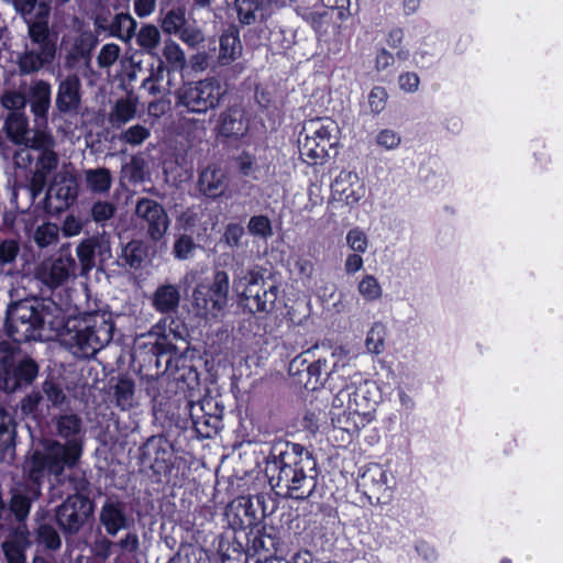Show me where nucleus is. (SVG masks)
Wrapping results in <instances>:
<instances>
[{"label": "nucleus", "mask_w": 563, "mask_h": 563, "mask_svg": "<svg viewBox=\"0 0 563 563\" xmlns=\"http://www.w3.org/2000/svg\"><path fill=\"white\" fill-rule=\"evenodd\" d=\"M16 444V421L8 410L0 407V463L12 457Z\"/></svg>", "instance_id": "obj_32"}, {"label": "nucleus", "mask_w": 563, "mask_h": 563, "mask_svg": "<svg viewBox=\"0 0 563 563\" xmlns=\"http://www.w3.org/2000/svg\"><path fill=\"white\" fill-rule=\"evenodd\" d=\"M266 475L273 487L284 489L292 499L312 503L322 498L317 460L303 445L289 441H275L266 457Z\"/></svg>", "instance_id": "obj_2"}, {"label": "nucleus", "mask_w": 563, "mask_h": 563, "mask_svg": "<svg viewBox=\"0 0 563 563\" xmlns=\"http://www.w3.org/2000/svg\"><path fill=\"white\" fill-rule=\"evenodd\" d=\"M40 366L25 354L19 342H0V389L15 393L31 386L38 376Z\"/></svg>", "instance_id": "obj_5"}, {"label": "nucleus", "mask_w": 563, "mask_h": 563, "mask_svg": "<svg viewBox=\"0 0 563 563\" xmlns=\"http://www.w3.org/2000/svg\"><path fill=\"white\" fill-rule=\"evenodd\" d=\"M247 292L249 294L245 295L244 306L251 313L269 312L273 309L277 298V288L275 286L271 287L269 290H263L262 294H260V291L252 294V288H247Z\"/></svg>", "instance_id": "obj_42"}, {"label": "nucleus", "mask_w": 563, "mask_h": 563, "mask_svg": "<svg viewBox=\"0 0 563 563\" xmlns=\"http://www.w3.org/2000/svg\"><path fill=\"white\" fill-rule=\"evenodd\" d=\"M375 142L379 147L391 151L400 145L401 136L394 130L383 129L376 134Z\"/></svg>", "instance_id": "obj_63"}, {"label": "nucleus", "mask_w": 563, "mask_h": 563, "mask_svg": "<svg viewBox=\"0 0 563 563\" xmlns=\"http://www.w3.org/2000/svg\"><path fill=\"white\" fill-rule=\"evenodd\" d=\"M74 493L55 508V521L65 536L77 534L93 514L95 504L89 497L90 483L84 475H68Z\"/></svg>", "instance_id": "obj_4"}, {"label": "nucleus", "mask_w": 563, "mask_h": 563, "mask_svg": "<svg viewBox=\"0 0 563 563\" xmlns=\"http://www.w3.org/2000/svg\"><path fill=\"white\" fill-rule=\"evenodd\" d=\"M99 44L97 35L91 31H82L74 37L65 55V66L77 68L89 66L92 59V52Z\"/></svg>", "instance_id": "obj_22"}, {"label": "nucleus", "mask_w": 563, "mask_h": 563, "mask_svg": "<svg viewBox=\"0 0 563 563\" xmlns=\"http://www.w3.org/2000/svg\"><path fill=\"white\" fill-rule=\"evenodd\" d=\"M151 136V130L140 123L134 124L120 134V141L132 146L141 145Z\"/></svg>", "instance_id": "obj_55"}, {"label": "nucleus", "mask_w": 563, "mask_h": 563, "mask_svg": "<svg viewBox=\"0 0 563 563\" xmlns=\"http://www.w3.org/2000/svg\"><path fill=\"white\" fill-rule=\"evenodd\" d=\"M305 141L300 146V155L309 165L322 164L329 157V151L333 147L331 129L321 120L310 121Z\"/></svg>", "instance_id": "obj_10"}, {"label": "nucleus", "mask_w": 563, "mask_h": 563, "mask_svg": "<svg viewBox=\"0 0 563 563\" xmlns=\"http://www.w3.org/2000/svg\"><path fill=\"white\" fill-rule=\"evenodd\" d=\"M236 517L240 520V528L245 531L249 529H257L262 527L261 520L256 515V510L253 508L252 501L249 499L245 504L239 509Z\"/></svg>", "instance_id": "obj_56"}, {"label": "nucleus", "mask_w": 563, "mask_h": 563, "mask_svg": "<svg viewBox=\"0 0 563 563\" xmlns=\"http://www.w3.org/2000/svg\"><path fill=\"white\" fill-rule=\"evenodd\" d=\"M386 327L380 322H375L367 332L365 346L372 354L378 355L385 350Z\"/></svg>", "instance_id": "obj_49"}, {"label": "nucleus", "mask_w": 563, "mask_h": 563, "mask_svg": "<svg viewBox=\"0 0 563 563\" xmlns=\"http://www.w3.org/2000/svg\"><path fill=\"white\" fill-rule=\"evenodd\" d=\"M187 23L186 9L176 7L162 12L159 19V26L165 34L175 35L179 33L180 29Z\"/></svg>", "instance_id": "obj_45"}, {"label": "nucleus", "mask_w": 563, "mask_h": 563, "mask_svg": "<svg viewBox=\"0 0 563 563\" xmlns=\"http://www.w3.org/2000/svg\"><path fill=\"white\" fill-rule=\"evenodd\" d=\"M42 400L43 395L37 390L24 396L19 405L22 418L32 420L36 427L48 423L43 410L40 408Z\"/></svg>", "instance_id": "obj_40"}, {"label": "nucleus", "mask_w": 563, "mask_h": 563, "mask_svg": "<svg viewBox=\"0 0 563 563\" xmlns=\"http://www.w3.org/2000/svg\"><path fill=\"white\" fill-rule=\"evenodd\" d=\"M153 57L155 62L151 65L146 81L161 82L165 77L169 79L175 74H180L187 64L185 52L170 38L165 41L162 53H155Z\"/></svg>", "instance_id": "obj_12"}, {"label": "nucleus", "mask_w": 563, "mask_h": 563, "mask_svg": "<svg viewBox=\"0 0 563 563\" xmlns=\"http://www.w3.org/2000/svg\"><path fill=\"white\" fill-rule=\"evenodd\" d=\"M249 233L264 240L273 235L272 222L267 216H252L247 223Z\"/></svg>", "instance_id": "obj_53"}, {"label": "nucleus", "mask_w": 563, "mask_h": 563, "mask_svg": "<svg viewBox=\"0 0 563 563\" xmlns=\"http://www.w3.org/2000/svg\"><path fill=\"white\" fill-rule=\"evenodd\" d=\"M199 191L211 199L221 197L227 188V176L221 168L207 167L198 177Z\"/></svg>", "instance_id": "obj_31"}, {"label": "nucleus", "mask_w": 563, "mask_h": 563, "mask_svg": "<svg viewBox=\"0 0 563 563\" xmlns=\"http://www.w3.org/2000/svg\"><path fill=\"white\" fill-rule=\"evenodd\" d=\"M360 294L367 300H375L382 296V287L373 275H365L358 284Z\"/></svg>", "instance_id": "obj_60"}, {"label": "nucleus", "mask_w": 563, "mask_h": 563, "mask_svg": "<svg viewBox=\"0 0 563 563\" xmlns=\"http://www.w3.org/2000/svg\"><path fill=\"white\" fill-rule=\"evenodd\" d=\"M58 227L52 222L38 225L34 232V241L38 247H46L58 240Z\"/></svg>", "instance_id": "obj_54"}, {"label": "nucleus", "mask_w": 563, "mask_h": 563, "mask_svg": "<svg viewBox=\"0 0 563 563\" xmlns=\"http://www.w3.org/2000/svg\"><path fill=\"white\" fill-rule=\"evenodd\" d=\"M148 256V246L142 240H131L122 245L118 254L117 263L119 266L137 271L143 267V263Z\"/></svg>", "instance_id": "obj_33"}, {"label": "nucleus", "mask_w": 563, "mask_h": 563, "mask_svg": "<svg viewBox=\"0 0 563 563\" xmlns=\"http://www.w3.org/2000/svg\"><path fill=\"white\" fill-rule=\"evenodd\" d=\"M42 393L53 408L60 409L67 404V395L62 383L53 376H47L44 379L42 383Z\"/></svg>", "instance_id": "obj_46"}, {"label": "nucleus", "mask_w": 563, "mask_h": 563, "mask_svg": "<svg viewBox=\"0 0 563 563\" xmlns=\"http://www.w3.org/2000/svg\"><path fill=\"white\" fill-rule=\"evenodd\" d=\"M136 25V21L129 13H118L109 25V34L129 42L135 35Z\"/></svg>", "instance_id": "obj_44"}, {"label": "nucleus", "mask_w": 563, "mask_h": 563, "mask_svg": "<svg viewBox=\"0 0 563 563\" xmlns=\"http://www.w3.org/2000/svg\"><path fill=\"white\" fill-rule=\"evenodd\" d=\"M271 531L267 532L263 525L257 529L244 532L247 553L250 556L256 558V563H267L272 559H277L278 554L283 552L280 538L274 528H271Z\"/></svg>", "instance_id": "obj_14"}, {"label": "nucleus", "mask_w": 563, "mask_h": 563, "mask_svg": "<svg viewBox=\"0 0 563 563\" xmlns=\"http://www.w3.org/2000/svg\"><path fill=\"white\" fill-rule=\"evenodd\" d=\"M76 254L79 261L81 275H87L96 266V258H98L100 267L106 265L107 262L112 258L110 240L104 233L84 239L77 245Z\"/></svg>", "instance_id": "obj_15"}, {"label": "nucleus", "mask_w": 563, "mask_h": 563, "mask_svg": "<svg viewBox=\"0 0 563 563\" xmlns=\"http://www.w3.org/2000/svg\"><path fill=\"white\" fill-rule=\"evenodd\" d=\"M389 474L377 463L368 465L358 479V486L364 488V494L373 496L379 501L389 489Z\"/></svg>", "instance_id": "obj_30"}, {"label": "nucleus", "mask_w": 563, "mask_h": 563, "mask_svg": "<svg viewBox=\"0 0 563 563\" xmlns=\"http://www.w3.org/2000/svg\"><path fill=\"white\" fill-rule=\"evenodd\" d=\"M227 89L216 77L185 85L178 95V104L191 113H206L219 106Z\"/></svg>", "instance_id": "obj_9"}, {"label": "nucleus", "mask_w": 563, "mask_h": 563, "mask_svg": "<svg viewBox=\"0 0 563 563\" xmlns=\"http://www.w3.org/2000/svg\"><path fill=\"white\" fill-rule=\"evenodd\" d=\"M32 545L31 531L24 526H18L1 543L7 563H26V550Z\"/></svg>", "instance_id": "obj_24"}, {"label": "nucleus", "mask_w": 563, "mask_h": 563, "mask_svg": "<svg viewBox=\"0 0 563 563\" xmlns=\"http://www.w3.org/2000/svg\"><path fill=\"white\" fill-rule=\"evenodd\" d=\"M49 424V422L47 423ZM51 424L54 427L55 435L65 439L62 445L74 444L79 450L78 462L82 455V445L77 437L80 434L82 429L81 418L74 412L55 415L51 419Z\"/></svg>", "instance_id": "obj_26"}, {"label": "nucleus", "mask_w": 563, "mask_h": 563, "mask_svg": "<svg viewBox=\"0 0 563 563\" xmlns=\"http://www.w3.org/2000/svg\"><path fill=\"white\" fill-rule=\"evenodd\" d=\"M218 553L221 558V563H246L247 547L239 540V534H235L233 540L221 537L218 543Z\"/></svg>", "instance_id": "obj_37"}, {"label": "nucleus", "mask_w": 563, "mask_h": 563, "mask_svg": "<svg viewBox=\"0 0 563 563\" xmlns=\"http://www.w3.org/2000/svg\"><path fill=\"white\" fill-rule=\"evenodd\" d=\"M11 3L25 24L38 20L43 7L47 8V15H51L53 0H5Z\"/></svg>", "instance_id": "obj_41"}, {"label": "nucleus", "mask_w": 563, "mask_h": 563, "mask_svg": "<svg viewBox=\"0 0 563 563\" xmlns=\"http://www.w3.org/2000/svg\"><path fill=\"white\" fill-rule=\"evenodd\" d=\"M27 101L35 122L37 124H46L52 101V87L49 82L42 79L35 81L29 90Z\"/></svg>", "instance_id": "obj_29"}, {"label": "nucleus", "mask_w": 563, "mask_h": 563, "mask_svg": "<svg viewBox=\"0 0 563 563\" xmlns=\"http://www.w3.org/2000/svg\"><path fill=\"white\" fill-rule=\"evenodd\" d=\"M229 8L236 14L241 26L252 25L257 22V13L263 20V0H225Z\"/></svg>", "instance_id": "obj_36"}, {"label": "nucleus", "mask_w": 563, "mask_h": 563, "mask_svg": "<svg viewBox=\"0 0 563 563\" xmlns=\"http://www.w3.org/2000/svg\"><path fill=\"white\" fill-rule=\"evenodd\" d=\"M109 397L120 411H130L140 405L135 380L129 373H119L109 379Z\"/></svg>", "instance_id": "obj_20"}, {"label": "nucleus", "mask_w": 563, "mask_h": 563, "mask_svg": "<svg viewBox=\"0 0 563 563\" xmlns=\"http://www.w3.org/2000/svg\"><path fill=\"white\" fill-rule=\"evenodd\" d=\"M214 130L225 139L239 140L244 136L249 130L244 110L239 106L229 107L220 113Z\"/></svg>", "instance_id": "obj_25"}, {"label": "nucleus", "mask_w": 563, "mask_h": 563, "mask_svg": "<svg viewBox=\"0 0 563 563\" xmlns=\"http://www.w3.org/2000/svg\"><path fill=\"white\" fill-rule=\"evenodd\" d=\"M197 244L191 235L179 234L176 236L172 254L176 260L186 261L192 257Z\"/></svg>", "instance_id": "obj_50"}, {"label": "nucleus", "mask_w": 563, "mask_h": 563, "mask_svg": "<svg viewBox=\"0 0 563 563\" xmlns=\"http://www.w3.org/2000/svg\"><path fill=\"white\" fill-rule=\"evenodd\" d=\"M180 301V292L175 285L159 286L153 296V306L159 313H170L177 310Z\"/></svg>", "instance_id": "obj_38"}, {"label": "nucleus", "mask_w": 563, "mask_h": 563, "mask_svg": "<svg viewBox=\"0 0 563 563\" xmlns=\"http://www.w3.org/2000/svg\"><path fill=\"white\" fill-rule=\"evenodd\" d=\"M5 317H42L32 300L24 299L12 302L5 312Z\"/></svg>", "instance_id": "obj_58"}, {"label": "nucleus", "mask_w": 563, "mask_h": 563, "mask_svg": "<svg viewBox=\"0 0 563 563\" xmlns=\"http://www.w3.org/2000/svg\"><path fill=\"white\" fill-rule=\"evenodd\" d=\"M87 188L93 194H108L112 186V176L108 168L98 167L85 172Z\"/></svg>", "instance_id": "obj_43"}, {"label": "nucleus", "mask_w": 563, "mask_h": 563, "mask_svg": "<svg viewBox=\"0 0 563 563\" xmlns=\"http://www.w3.org/2000/svg\"><path fill=\"white\" fill-rule=\"evenodd\" d=\"M81 104V81L78 75H68L58 84L55 107L59 113H77Z\"/></svg>", "instance_id": "obj_23"}, {"label": "nucleus", "mask_w": 563, "mask_h": 563, "mask_svg": "<svg viewBox=\"0 0 563 563\" xmlns=\"http://www.w3.org/2000/svg\"><path fill=\"white\" fill-rule=\"evenodd\" d=\"M230 279L224 271H216L212 279L196 285L191 296L194 317H219L228 305Z\"/></svg>", "instance_id": "obj_8"}, {"label": "nucleus", "mask_w": 563, "mask_h": 563, "mask_svg": "<svg viewBox=\"0 0 563 563\" xmlns=\"http://www.w3.org/2000/svg\"><path fill=\"white\" fill-rule=\"evenodd\" d=\"M32 544L47 552H56L62 548V539L56 528L46 521H38L31 532Z\"/></svg>", "instance_id": "obj_35"}, {"label": "nucleus", "mask_w": 563, "mask_h": 563, "mask_svg": "<svg viewBox=\"0 0 563 563\" xmlns=\"http://www.w3.org/2000/svg\"><path fill=\"white\" fill-rule=\"evenodd\" d=\"M332 191L346 206H356L366 195L364 181L355 172L342 170L332 184Z\"/></svg>", "instance_id": "obj_21"}, {"label": "nucleus", "mask_w": 563, "mask_h": 563, "mask_svg": "<svg viewBox=\"0 0 563 563\" xmlns=\"http://www.w3.org/2000/svg\"><path fill=\"white\" fill-rule=\"evenodd\" d=\"M69 345L75 350V353L82 357L95 355L102 346L96 330L92 325H86L84 329L77 330L69 341Z\"/></svg>", "instance_id": "obj_34"}, {"label": "nucleus", "mask_w": 563, "mask_h": 563, "mask_svg": "<svg viewBox=\"0 0 563 563\" xmlns=\"http://www.w3.org/2000/svg\"><path fill=\"white\" fill-rule=\"evenodd\" d=\"M186 400L190 402L184 410H179V415H165V412H154L156 419H163L170 424L186 428L188 421L191 422L198 437L202 439H211L217 435L223 428V407H220L213 399H205L196 402L186 391ZM175 412L177 410H174Z\"/></svg>", "instance_id": "obj_6"}, {"label": "nucleus", "mask_w": 563, "mask_h": 563, "mask_svg": "<svg viewBox=\"0 0 563 563\" xmlns=\"http://www.w3.org/2000/svg\"><path fill=\"white\" fill-rule=\"evenodd\" d=\"M243 45L240 37V26L230 23L222 30L219 36V54L217 63L220 66H229L242 56Z\"/></svg>", "instance_id": "obj_27"}, {"label": "nucleus", "mask_w": 563, "mask_h": 563, "mask_svg": "<svg viewBox=\"0 0 563 563\" xmlns=\"http://www.w3.org/2000/svg\"><path fill=\"white\" fill-rule=\"evenodd\" d=\"M139 362V374L145 394L151 398L154 412L165 415H179L185 412L190 402L186 400V389L179 386L178 378L170 379L169 374L196 373L197 386L198 373L192 367H186V358L178 355L177 349L166 336H161L153 344H144L143 351L134 356Z\"/></svg>", "instance_id": "obj_1"}, {"label": "nucleus", "mask_w": 563, "mask_h": 563, "mask_svg": "<svg viewBox=\"0 0 563 563\" xmlns=\"http://www.w3.org/2000/svg\"><path fill=\"white\" fill-rule=\"evenodd\" d=\"M1 104L3 108L10 110V112H20L25 108L26 98L22 92L16 90L5 91L1 96Z\"/></svg>", "instance_id": "obj_61"}, {"label": "nucleus", "mask_w": 563, "mask_h": 563, "mask_svg": "<svg viewBox=\"0 0 563 563\" xmlns=\"http://www.w3.org/2000/svg\"><path fill=\"white\" fill-rule=\"evenodd\" d=\"M140 463L150 468L156 482L169 483L185 476L186 460L174 454V445L163 435H153L140 448Z\"/></svg>", "instance_id": "obj_7"}, {"label": "nucleus", "mask_w": 563, "mask_h": 563, "mask_svg": "<svg viewBox=\"0 0 563 563\" xmlns=\"http://www.w3.org/2000/svg\"><path fill=\"white\" fill-rule=\"evenodd\" d=\"M374 388L373 383L368 380L353 383V386L345 385L340 390V396L347 397V410L352 413L363 417V420L369 422L374 418L375 405L377 404L374 398L372 389Z\"/></svg>", "instance_id": "obj_17"}, {"label": "nucleus", "mask_w": 563, "mask_h": 563, "mask_svg": "<svg viewBox=\"0 0 563 563\" xmlns=\"http://www.w3.org/2000/svg\"><path fill=\"white\" fill-rule=\"evenodd\" d=\"M117 207L113 202L97 200L90 208V217L97 223L103 227L106 222L115 214Z\"/></svg>", "instance_id": "obj_51"}, {"label": "nucleus", "mask_w": 563, "mask_h": 563, "mask_svg": "<svg viewBox=\"0 0 563 563\" xmlns=\"http://www.w3.org/2000/svg\"><path fill=\"white\" fill-rule=\"evenodd\" d=\"M349 351L345 350L343 346H338L332 351V357L335 358L333 362L331 371L328 373L327 368V360L318 358L316 361H311L308 363L306 367V380L302 383L305 384V387L311 390H314L318 388V386L323 385V378L322 375L327 374L332 379L334 376L338 378L344 376V372L346 369V364L343 362L345 358H347Z\"/></svg>", "instance_id": "obj_18"}, {"label": "nucleus", "mask_w": 563, "mask_h": 563, "mask_svg": "<svg viewBox=\"0 0 563 563\" xmlns=\"http://www.w3.org/2000/svg\"><path fill=\"white\" fill-rule=\"evenodd\" d=\"M136 35L137 45L146 53L154 55V51L161 42V32L153 24H144Z\"/></svg>", "instance_id": "obj_47"}, {"label": "nucleus", "mask_w": 563, "mask_h": 563, "mask_svg": "<svg viewBox=\"0 0 563 563\" xmlns=\"http://www.w3.org/2000/svg\"><path fill=\"white\" fill-rule=\"evenodd\" d=\"M77 263L69 246H62L48 261L38 268V278L51 288H57L70 277L76 276Z\"/></svg>", "instance_id": "obj_11"}, {"label": "nucleus", "mask_w": 563, "mask_h": 563, "mask_svg": "<svg viewBox=\"0 0 563 563\" xmlns=\"http://www.w3.org/2000/svg\"><path fill=\"white\" fill-rule=\"evenodd\" d=\"M309 319H242L241 328L247 329V344L252 349L269 351L282 342L287 345L307 343Z\"/></svg>", "instance_id": "obj_3"}, {"label": "nucleus", "mask_w": 563, "mask_h": 563, "mask_svg": "<svg viewBox=\"0 0 563 563\" xmlns=\"http://www.w3.org/2000/svg\"><path fill=\"white\" fill-rule=\"evenodd\" d=\"M167 563H210L206 551L199 548L179 550Z\"/></svg>", "instance_id": "obj_52"}, {"label": "nucleus", "mask_w": 563, "mask_h": 563, "mask_svg": "<svg viewBox=\"0 0 563 563\" xmlns=\"http://www.w3.org/2000/svg\"><path fill=\"white\" fill-rule=\"evenodd\" d=\"M346 243L356 253H365L368 247L366 234L358 228L351 229L346 234Z\"/></svg>", "instance_id": "obj_64"}, {"label": "nucleus", "mask_w": 563, "mask_h": 563, "mask_svg": "<svg viewBox=\"0 0 563 563\" xmlns=\"http://www.w3.org/2000/svg\"><path fill=\"white\" fill-rule=\"evenodd\" d=\"M49 16L47 15V8L43 7L42 12L38 14V20L29 22L27 35L31 44L35 46L33 49L38 51L44 56L55 59L57 51V34L49 27Z\"/></svg>", "instance_id": "obj_19"}, {"label": "nucleus", "mask_w": 563, "mask_h": 563, "mask_svg": "<svg viewBox=\"0 0 563 563\" xmlns=\"http://www.w3.org/2000/svg\"><path fill=\"white\" fill-rule=\"evenodd\" d=\"M77 196V186L71 181L52 185L47 189L44 208L48 213H59L68 209L76 201Z\"/></svg>", "instance_id": "obj_28"}, {"label": "nucleus", "mask_w": 563, "mask_h": 563, "mask_svg": "<svg viewBox=\"0 0 563 563\" xmlns=\"http://www.w3.org/2000/svg\"><path fill=\"white\" fill-rule=\"evenodd\" d=\"M54 62L48 56L42 55L41 52L33 48H26L24 52L19 54L16 65L21 76L31 75L37 73L43 67L51 65Z\"/></svg>", "instance_id": "obj_39"}, {"label": "nucleus", "mask_w": 563, "mask_h": 563, "mask_svg": "<svg viewBox=\"0 0 563 563\" xmlns=\"http://www.w3.org/2000/svg\"><path fill=\"white\" fill-rule=\"evenodd\" d=\"M327 9L336 11L340 21H346L358 12V3H355V11H352V0H322Z\"/></svg>", "instance_id": "obj_59"}, {"label": "nucleus", "mask_w": 563, "mask_h": 563, "mask_svg": "<svg viewBox=\"0 0 563 563\" xmlns=\"http://www.w3.org/2000/svg\"><path fill=\"white\" fill-rule=\"evenodd\" d=\"M136 108L133 102L128 99H120L115 102L110 114V121L113 126L120 128L135 117Z\"/></svg>", "instance_id": "obj_48"}, {"label": "nucleus", "mask_w": 563, "mask_h": 563, "mask_svg": "<svg viewBox=\"0 0 563 563\" xmlns=\"http://www.w3.org/2000/svg\"><path fill=\"white\" fill-rule=\"evenodd\" d=\"M135 213L152 241L158 242L165 236L170 220L159 202L151 198H140L135 206Z\"/></svg>", "instance_id": "obj_13"}, {"label": "nucleus", "mask_w": 563, "mask_h": 563, "mask_svg": "<svg viewBox=\"0 0 563 563\" xmlns=\"http://www.w3.org/2000/svg\"><path fill=\"white\" fill-rule=\"evenodd\" d=\"M181 42L189 47H197L205 41L203 32L196 24H189L188 22L183 26L179 33L176 34Z\"/></svg>", "instance_id": "obj_57"}, {"label": "nucleus", "mask_w": 563, "mask_h": 563, "mask_svg": "<svg viewBox=\"0 0 563 563\" xmlns=\"http://www.w3.org/2000/svg\"><path fill=\"white\" fill-rule=\"evenodd\" d=\"M99 522L108 536L115 537L120 531L130 529L134 520L125 501L107 497L99 511Z\"/></svg>", "instance_id": "obj_16"}, {"label": "nucleus", "mask_w": 563, "mask_h": 563, "mask_svg": "<svg viewBox=\"0 0 563 563\" xmlns=\"http://www.w3.org/2000/svg\"><path fill=\"white\" fill-rule=\"evenodd\" d=\"M388 93L387 90L382 86H375L372 88L368 95V104L373 114H379L387 104Z\"/></svg>", "instance_id": "obj_62"}]
</instances>
